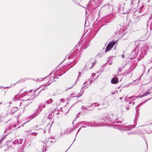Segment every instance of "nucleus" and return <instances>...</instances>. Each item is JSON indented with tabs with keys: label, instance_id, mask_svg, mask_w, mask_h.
<instances>
[{
	"label": "nucleus",
	"instance_id": "nucleus-1",
	"mask_svg": "<svg viewBox=\"0 0 152 152\" xmlns=\"http://www.w3.org/2000/svg\"><path fill=\"white\" fill-rule=\"evenodd\" d=\"M117 41H114L109 43L106 47L105 52L106 53L109 51L114 46L115 44L117 43Z\"/></svg>",
	"mask_w": 152,
	"mask_h": 152
},
{
	"label": "nucleus",
	"instance_id": "nucleus-5",
	"mask_svg": "<svg viewBox=\"0 0 152 152\" xmlns=\"http://www.w3.org/2000/svg\"><path fill=\"white\" fill-rule=\"evenodd\" d=\"M1 147H2L1 143V141H0V148H1Z\"/></svg>",
	"mask_w": 152,
	"mask_h": 152
},
{
	"label": "nucleus",
	"instance_id": "nucleus-2",
	"mask_svg": "<svg viewBox=\"0 0 152 152\" xmlns=\"http://www.w3.org/2000/svg\"><path fill=\"white\" fill-rule=\"evenodd\" d=\"M93 63L91 61H90L87 63L85 68L86 69H90L93 67Z\"/></svg>",
	"mask_w": 152,
	"mask_h": 152
},
{
	"label": "nucleus",
	"instance_id": "nucleus-4",
	"mask_svg": "<svg viewBox=\"0 0 152 152\" xmlns=\"http://www.w3.org/2000/svg\"><path fill=\"white\" fill-rule=\"evenodd\" d=\"M5 137H3L1 140L0 141H1V142L3 140H4L5 139Z\"/></svg>",
	"mask_w": 152,
	"mask_h": 152
},
{
	"label": "nucleus",
	"instance_id": "nucleus-3",
	"mask_svg": "<svg viewBox=\"0 0 152 152\" xmlns=\"http://www.w3.org/2000/svg\"><path fill=\"white\" fill-rule=\"evenodd\" d=\"M118 78L117 77H114L112 79L111 82L112 84H116L118 83Z\"/></svg>",
	"mask_w": 152,
	"mask_h": 152
}]
</instances>
